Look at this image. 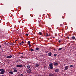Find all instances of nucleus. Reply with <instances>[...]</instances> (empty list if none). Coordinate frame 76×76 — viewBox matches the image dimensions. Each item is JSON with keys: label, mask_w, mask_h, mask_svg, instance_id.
<instances>
[{"label": "nucleus", "mask_w": 76, "mask_h": 76, "mask_svg": "<svg viewBox=\"0 0 76 76\" xmlns=\"http://www.w3.org/2000/svg\"><path fill=\"white\" fill-rule=\"evenodd\" d=\"M30 51H34V50L33 49H30Z\"/></svg>", "instance_id": "nucleus-20"}, {"label": "nucleus", "mask_w": 76, "mask_h": 76, "mask_svg": "<svg viewBox=\"0 0 76 76\" xmlns=\"http://www.w3.org/2000/svg\"><path fill=\"white\" fill-rule=\"evenodd\" d=\"M42 33H41V32H39V35H42Z\"/></svg>", "instance_id": "nucleus-23"}, {"label": "nucleus", "mask_w": 76, "mask_h": 76, "mask_svg": "<svg viewBox=\"0 0 76 76\" xmlns=\"http://www.w3.org/2000/svg\"><path fill=\"white\" fill-rule=\"evenodd\" d=\"M9 44L11 45H14V44H13V43H10Z\"/></svg>", "instance_id": "nucleus-15"}, {"label": "nucleus", "mask_w": 76, "mask_h": 76, "mask_svg": "<svg viewBox=\"0 0 76 76\" xmlns=\"http://www.w3.org/2000/svg\"><path fill=\"white\" fill-rule=\"evenodd\" d=\"M68 39H69V37H68Z\"/></svg>", "instance_id": "nucleus-39"}, {"label": "nucleus", "mask_w": 76, "mask_h": 76, "mask_svg": "<svg viewBox=\"0 0 76 76\" xmlns=\"http://www.w3.org/2000/svg\"><path fill=\"white\" fill-rule=\"evenodd\" d=\"M26 36H28V35H29V34H26Z\"/></svg>", "instance_id": "nucleus-33"}, {"label": "nucleus", "mask_w": 76, "mask_h": 76, "mask_svg": "<svg viewBox=\"0 0 76 76\" xmlns=\"http://www.w3.org/2000/svg\"><path fill=\"white\" fill-rule=\"evenodd\" d=\"M12 69H13V70H16V68H13Z\"/></svg>", "instance_id": "nucleus-25"}, {"label": "nucleus", "mask_w": 76, "mask_h": 76, "mask_svg": "<svg viewBox=\"0 0 76 76\" xmlns=\"http://www.w3.org/2000/svg\"><path fill=\"white\" fill-rule=\"evenodd\" d=\"M27 68L28 69H30V66L29 65H28L27 66Z\"/></svg>", "instance_id": "nucleus-13"}, {"label": "nucleus", "mask_w": 76, "mask_h": 76, "mask_svg": "<svg viewBox=\"0 0 76 76\" xmlns=\"http://www.w3.org/2000/svg\"><path fill=\"white\" fill-rule=\"evenodd\" d=\"M36 50H39V48H36Z\"/></svg>", "instance_id": "nucleus-16"}, {"label": "nucleus", "mask_w": 76, "mask_h": 76, "mask_svg": "<svg viewBox=\"0 0 76 76\" xmlns=\"http://www.w3.org/2000/svg\"><path fill=\"white\" fill-rule=\"evenodd\" d=\"M0 74L1 75H4V73H5V70L3 69H0Z\"/></svg>", "instance_id": "nucleus-1"}, {"label": "nucleus", "mask_w": 76, "mask_h": 76, "mask_svg": "<svg viewBox=\"0 0 76 76\" xmlns=\"http://www.w3.org/2000/svg\"><path fill=\"white\" fill-rule=\"evenodd\" d=\"M54 56H55L56 57L57 56V54H55L53 55Z\"/></svg>", "instance_id": "nucleus-24"}, {"label": "nucleus", "mask_w": 76, "mask_h": 76, "mask_svg": "<svg viewBox=\"0 0 76 76\" xmlns=\"http://www.w3.org/2000/svg\"><path fill=\"white\" fill-rule=\"evenodd\" d=\"M49 68L50 69H53V66H49Z\"/></svg>", "instance_id": "nucleus-12"}, {"label": "nucleus", "mask_w": 76, "mask_h": 76, "mask_svg": "<svg viewBox=\"0 0 76 76\" xmlns=\"http://www.w3.org/2000/svg\"><path fill=\"white\" fill-rule=\"evenodd\" d=\"M53 65H54V66H58V64L57 62H54Z\"/></svg>", "instance_id": "nucleus-4"}, {"label": "nucleus", "mask_w": 76, "mask_h": 76, "mask_svg": "<svg viewBox=\"0 0 76 76\" xmlns=\"http://www.w3.org/2000/svg\"><path fill=\"white\" fill-rule=\"evenodd\" d=\"M51 54H52L51 52H49L48 53V56H51Z\"/></svg>", "instance_id": "nucleus-8"}, {"label": "nucleus", "mask_w": 76, "mask_h": 76, "mask_svg": "<svg viewBox=\"0 0 76 76\" xmlns=\"http://www.w3.org/2000/svg\"><path fill=\"white\" fill-rule=\"evenodd\" d=\"M26 72L27 73H28V74H30V73H32L31 69H29L27 70Z\"/></svg>", "instance_id": "nucleus-2"}, {"label": "nucleus", "mask_w": 76, "mask_h": 76, "mask_svg": "<svg viewBox=\"0 0 76 76\" xmlns=\"http://www.w3.org/2000/svg\"><path fill=\"white\" fill-rule=\"evenodd\" d=\"M45 53H47V52H46Z\"/></svg>", "instance_id": "nucleus-42"}, {"label": "nucleus", "mask_w": 76, "mask_h": 76, "mask_svg": "<svg viewBox=\"0 0 76 76\" xmlns=\"http://www.w3.org/2000/svg\"><path fill=\"white\" fill-rule=\"evenodd\" d=\"M26 73V72L25 71V73Z\"/></svg>", "instance_id": "nucleus-38"}, {"label": "nucleus", "mask_w": 76, "mask_h": 76, "mask_svg": "<svg viewBox=\"0 0 76 76\" xmlns=\"http://www.w3.org/2000/svg\"><path fill=\"white\" fill-rule=\"evenodd\" d=\"M70 67H73V65H71L70 66Z\"/></svg>", "instance_id": "nucleus-31"}, {"label": "nucleus", "mask_w": 76, "mask_h": 76, "mask_svg": "<svg viewBox=\"0 0 76 76\" xmlns=\"http://www.w3.org/2000/svg\"><path fill=\"white\" fill-rule=\"evenodd\" d=\"M28 44H31V42H30V41H28Z\"/></svg>", "instance_id": "nucleus-21"}, {"label": "nucleus", "mask_w": 76, "mask_h": 76, "mask_svg": "<svg viewBox=\"0 0 76 76\" xmlns=\"http://www.w3.org/2000/svg\"><path fill=\"white\" fill-rule=\"evenodd\" d=\"M39 64L37 63L36 64L35 67H39Z\"/></svg>", "instance_id": "nucleus-5"}, {"label": "nucleus", "mask_w": 76, "mask_h": 76, "mask_svg": "<svg viewBox=\"0 0 76 76\" xmlns=\"http://www.w3.org/2000/svg\"><path fill=\"white\" fill-rule=\"evenodd\" d=\"M68 68H69V66H67L65 67V68L64 69L65 70H67V69H68Z\"/></svg>", "instance_id": "nucleus-7"}, {"label": "nucleus", "mask_w": 76, "mask_h": 76, "mask_svg": "<svg viewBox=\"0 0 76 76\" xmlns=\"http://www.w3.org/2000/svg\"><path fill=\"white\" fill-rule=\"evenodd\" d=\"M12 57V56H7L6 57V58H11Z\"/></svg>", "instance_id": "nucleus-9"}, {"label": "nucleus", "mask_w": 76, "mask_h": 76, "mask_svg": "<svg viewBox=\"0 0 76 76\" xmlns=\"http://www.w3.org/2000/svg\"><path fill=\"white\" fill-rule=\"evenodd\" d=\"M22 57L23 58H24V57H23V56H22Z\"/></svg>", "instance_id": "nucleus-35"}, {"label": "nucleus", "mask_w": 76, "mask_h": 76, "mask_svg": "<svg viewBox=\"0 0 76 76\" xmlns=\"http://www.w3.org/2000/svg\"><path fill=\"white\" fill-rule=\"evenodd\" d=\"M16 67H23V66L20 65H16Z\"/></svg>", "instance_id": "nucleus-3"}, {"label": "nucleus", "mask_w": 76, "mask_h": 76, "mask_svg": "<svg viewBox=\"0 0 76 76\" xmlns=\"http://www.w3.org/2000/svg\"><path fill=\"white\" fill-rule=\"evenodd\" d=\"M61 50H62V48H59L58 50V51H60Z\"/></svg>", "instance_id": "nucleus-19"}, {"label": "nucleus", "mask_w": 76, "mask_h": 76, "mask_svg": "<svg viewBox=\"0 0 76 76\" xmlns=\"http://www.w3.org/2000/svg\"><path fill=\"white\" fill-rule=\"evenodd\" d=\"M7 44H9L7 43V44H6V45H7Z\"/></svg>", "instance_id": "nucleus-41"}, {"label": "nucleus", "mask_w": 76, "mask_h": 76, "mask_svg": "<svg viewBox=\"0 0 76 76\" xmlns=\"http://www.w3.org/2000/svg\"><path fill=\"white\" fill-rule=\"evenodd\" d=\"M53 63H54L50 64L49 65V66H53Z\"/></svg>", "instance_id": "nucleus-11"}, {"label": "nucleus", "mask_w": 76, "mask_h": 76, "mask_svg": "<svg viewBox=\"0 0 76 76\" xmlns=\"http://www.w3.org/2000/svg\"><path fill=\"white\" fill-rule=\"evenodd\" d=\"M21 44H24V42L23 41H22L21 43Z\"/></svg>", "instance_id": "nucleus-29"}, {"label": "nucleus", "mask_w": 76, "mask_h": 76, "mask_svg": "<svg viewBox=\"0 0 76 76\" xmlns=\"http://www.w3.org/2000/svg\"><path fill=\"white\" fill-rule=\"evenodd\" d=\"M47 39H48V38H47Z\"/></svg>", "instance_id": "nucleus-43"}, {"label": "nucleus", "mask_w": 76, "mask_h": 76, "mask_svg": "<svg viewBox=\"0 0 76 76\" xmlns=\"http://www.w3.org/2000/svg\"><path fill=\"white\" fill-rule=\"evenodd\" d=\"M1 48V46L0 45V48Z\"/></svg>", "instance_id": "nucleus-36"}, {"label": "nucleus", "mask_w": 76, "mask_h": 76, "mask_svg": "<svg viewBox=\"0 0 76 76\" xmlns=\"http://www.w3.org/2000/svg\"><path fill=\"white\" fill-rule=\"evenodd\" d=\"M20 76H23V75L22 74H21Z\"/></svg>", "instance_id": "nucleus-30"}, {"label": "nucleus", "mask_w": 76, "mask_h": 76, "mask_svg": "<svg viewBox=\"0 0 76 76\" xmlns=\"http://www.w3.org/2000/svg\"><path fill=\"white\" fill-rule=\"evenodd\" d=\"M59 71V69H56L55 70V72H58Z\"/></svg>", "instance_id": "nucleus-10"}, {"label": "nucleus", "mask_w": 76, "mask_h": 76, "mask_svg": "<svg viewBox=\"0 0 76 76\" xmlns=\"http://www.w3.org/2000/svg\"><path fill=\"white\" fill-rule=\"evenodd\" d=\"M61 42V41H60V40H59V41H58V42H59V43H60Z\"/></svg>", "instance_id": "nucleus-32"}, {"label": "nucleus", "mask_w": 76, "mask_h": 76, "mask_svg": "<svg viewBox=\"0 0 76 76\" xmlns=\"http://www.w3.org/2000/svg\"><path fill=\"white\" fill-rule=\"evenodd\" d=\"M16 41H17V40H15V42H16Z\"/></svg>", "instance_id": "nucleus-37"}, {"label": "nucleus", "mask_w": 76, "mask_h": 76, "mask_svg": "<svg viewBox=\"0 0 76 76\" xmlns=\"http://www.w3.org/2000/svg\"><path fill=\"white\" fill-rule=\"evenodd\" d=\"M19 44H20V45H22V44H21L22 43H20Z\"/></svg>", "instance_id": "nucleus-34"}, {"label": "nucleus", "mask_w": 76, "mask_h": 76, "mask_svg": "<svg viewBox=\"0 0 76 76\" xmlns=\"http://www.w3.org/2000/svg\"><path fill=\"white\" fill-rule=\"evenodd\" d=\"M48 34L47 33H46V37H48Z\"/></svg>", "instance_id": "nucleus-17"}, {"label": "nucleus", "mask_w": 76, "mask_h": 76, "mask_svg": "<svg viewBox=\"0 0 76 76\" xmlns=\"http://www.w3.org/2000/svg\"><path fill=\"white\" fill-rule=\"evenodd\" d=\"M13 72H17V70L16 69H15L13 71Z\"/></svg>", "instance_id": "nucleus-22"}, {"label": "nucleus", "mask_w": 76, "mask_h": 76, "mask_svg": "<svg viewBox=\"0 0 76 76\" xmlns=\"http://www.w3.org/2000/svg\"><path fill=\"white\" fill-rule=\"evenodd\" d=\"M19 61H18V60H16V62L18 63Z\"/></svg>", "instance_id": "nucleus-27"}, {"label": "nucleus", "mask_w": 76, "mask_h": 76, "mask_svg": "<svg viewBox=\"0 0 76 76\" xmlns=\"http://www.w3.org/2000/svg\"><path fill=\"white\" fill-rule=\"evenodd\" d=\"M55 74L54 73H51L50 74H49V76H54Z\"/></svg>", "instance_id": "nucleus-6"}, {"label": "nucleus", "mask_w": 76, "mask_h": 76, "mask_svg": "<svg viewBox=\"0 0 76 76\" xmlns=\"http://www.w3.org/2000/svg\"><path fill=\"white\" fill-rule=\"evenodd\" d=\"M9 73H10V74H11V75H13V72H12V71H10V72H9Z\"/></svg>", "instance_id": "nucleus-14"}, {"label": "nucleus", "mask_w": 76, "mask_h": 76, "mask_svg": "<svg viewBox=\"0 0 76 76\" xmlns=\"http://www.w3.org/2000/svg\"><path fill=\"white\" fill-rule=\"evenodd\" d=\"M19 54H23L22 53L19 52Z\"/></svg>", "instance_id": "nucleus-26"}, {"label": "nucleus", "mask_w": 76, "mask_h": 76, "mask_svg": "<svg viewBox=\"0 0 76 76\" xmlns=\"http://www.w3.org/2000/svg\"><path fill=\"white\" fill-rule=\"evenodd\" d=\"M72 38L73 39H75V37L73 36L72 37Z\"/></svg>", "instance_id": "nucleus-18"}, {"label": "nucleus", "mask_w": 76, "mask_h": 76, "mask_svg": "<svg viewBox=\"0 0 76 76\" xmlns=\"http://www.w3.org/2000/svg\"><path fill=\"white\" fill-rule=\"evenodd\" d=\"M31 46V45L29 44V48H30Z\"/></svg>", "instance_id": "nucleus-28"}, {"label": "nucleus", "mask_w": 76, "mask_h": 76, "mask_svg": "<svg viewBox=\"0 0 76 76\" xmlns=\"http://www.w3.org/2000/svg\"><path fill=\"white\" fill-rule=\"evenodd\" d=\"M54 51H56V49H54Z\"/></svg>", "instance_id": "nucleus-40"}]
</instances>
